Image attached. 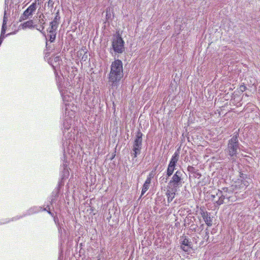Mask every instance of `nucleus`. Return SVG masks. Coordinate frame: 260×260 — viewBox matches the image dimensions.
<instances>
[{
	"instance_id": "f257e3e1",
	"label": "nucleus",
	"mask_w": 260,
	"mask_h": 260,
	"mask_svg": "<svg viewBox=\"0 0 260 260\" xmlns=\"http://www.w3.org/2000/svg\"><path fill=\"white\" fill-rule=\"evenodd\" d=\"M77 132L75 129H72L70 135L68 133L63 134L62 140V149L63 151V157L61 158L62 163L60 165V180L64 182V180L68 178L70 176V168H69V157H73L79 152L81 149L80 146L76 145L75 141Z\"/></svg>"
},
{
	"instance_id": "f03ea898",
	"label": "nucleus",
	"mask_w": 260,
	"mask_h": 260,
	"mask_svg": "<svg viewBox=\"0 0 260 260\" xmlns=\"http://www.w3.org/2000/svg\"><path fill=\"white\" fill-rule=\"evenodd\" d=\"M70 85L66 87L63 90L59 91L62 99L64 106L62 108L63 113V122L62 124V131L63 134L68 133L70 135V132L72 129H75L78 132L77 129L74 126H71L75 117V109L76 107L72 102L74 99V94L71 91L70 88Z\"/></svg>"
},
{
	"instance_id": "7ed1b4c3",
	"label": "nucleus",
	"mask_w": 260,
	"mask_h": 260,
	"mask_svg": "<svg viewBox=\"0 0 260 260\" xmlns=\"http://www.w3.org/2000/svg\"><path fill=\"white\" fill-rule=\"evenodd\" d=\"M123 77V63L119 59H115L110 66V71L108 75V82L112 87H117Z\"/></svg>"
},
{
	"instance_id": "20e7f679",
	"label": "nucleus",
	"mask_w": 260,
	"mask_h": 260,
	"mask_svg": "<svg viewBox=\"0 0 260 260\" xmlns=\"http://www.w3.org/2000/svg\"><path fill=\"white\" fill-rule=\"evenodd\" d=\"M239 133L235 132L233 137L228 140L225 152L231 159L235 160L241 151L242 147L238 140Z\"/></svg>"
},
{
	"instance_id": "39448f33",
	"label": "nucleus",
	"mask_w": 260,
	"mask_h": 260,
	"mask_svg": "<svg viewBox=\"0 0 260 260\" xmlns=\"http://www.w3.org/2000/svg\"><path fill=\"white\" fill-rule=\"evenodd\" d=\"M184 171L183 170H178L173 174L171 180L168 183V187H173L178 189L181 187L183 183Z\"/></svg>"
},
{
	"instance_id": "423d86ee",
	"label": "nucleus",
	"mask_w": 260,
	"mask_h": 260,
	"mask_svg": "<svg viewBox=\"0 0 260 260\" xmlns=\"http://www.w3.org/2000/svg\"><path fill=\"white\" fill-rule=\"evenodd\" d=\"M111 49L117 54H121L124 51V41L119 33L113 38Z\"/></svg>"
},
{
	"instance_id": "0eeeda50",
	"label": "nucleus",
	"mask_w": 260,
	"mask_h": 260,
	"mask_svg": "<svg viewBox=\"0 0 260 260\" xmlns=\"http://www.w3.org/2000/svg\"><path fill=\"white\" fill-rule=\"evenodd\" d=\"M179 149L180 147L178 148L177 150L175 152L169 161L166 170V175L167 178L174 174L173 173L176 169V167L177 162L179 160L180 155Z\"/></svg>"
},
{
	"instance_id": "6e6552de",
	"label": "nucleus",
	"mask_w": 260,
	"mask_h": 260,
	"mask_svg": "<svg viewBox=\"0 0 260 260\" xmlns=\"http://www.w3.org/2000/svg\"><path fill=\"white\" fill-rule=\"evenodd\" d=\"M47 210V208H43L41 206H33L29 208L21 215H17L11 219V221H16L26 216L31 215L34 214L38 213L40 212Z\"/></svg>"
},
{
	"instance_id": "1a4fd4ad",
	"label": "nucleus",
	"mask_w": 260,
	"mask_h": 260,
	"mask_svg": "<svg viewBox=\"0 0 260 260\" xmlns=\"http://www.w3.org/2000/svg\"><path fill=\"white\" fill-rule=\"evenodd\" d=\"M64 184V182L62 181H59L57 186L53 190L51 195L48 197L47 203L53 204L55 203L57 198L59 197V195H62V191L61 189Z\"/></svg>"
},
{
	"instance_id": "9d476101",
	"label": "nucleus",
	"mask_w": 260,
	"mask_h": 260,
	"mask_svg": "<svg viewBox=\"0 0 260 260\" xmlns=\"http://www.w3.org/2000/svg\"><path fill=\"white\" fill-rule=\"evenodd\" d=\"M39 0H35L23 12L19 18V21H22L28 19L31 16L37 9V2Z\"/></svg>"
},
{
	"instance_id": "9b49d317",
	"label": "nucleus",
	"mask_w": 260,
	"mask_h": 260,
	"mask_svg": "<svg viewBox=\"0 0 260 260\" xmlns=\"http://www.w3.org/2000/svg\"><path fill=\"white\" fill-rule=\"evenodd\" d=\"M52 66L54 70V74L55 75L56 82L59 91L61 90H63L64 88H66L67 86L64 85V79L62 76H59L58 73L56 72L55 68V66L53 64H52Z\"/></svg>"
},
{
	"instance_id": "f8f14e48",
	"label": "nucleus",
	"mask_w": 260,
	"mask_h": 260,
	"mask_svg": "<svg viewBox=\"0 0 260 260\" xmlns=\"http://www.w3.org/2000/svg\"><path fill=\"white\" fill-rule=\"evenodd\" d=\"M181 249L185 252H189L192 249V243L188 239L185 237L181 242Z\"/></svg>"
},
{
	"instance_id": "ddd939ff",
	"label": "nucleus",
	"mask_w": 260,
	"mask_h": 260,
	"mask_svg": "<svg viewBox=\"0 0 260 260\" xmlns=\"http://www.w3.org/2000/svg\"><path fill=\"white\" fill-rule=\"evenodd\" d=\"M221 190H218L215 192V193H213L211 194V197L213 198V200H214V204L215 206H219L224 203V200H225V198H223V196H221L219 195V191H221Z\"/></svg>"
},
{
	"instance_id": "4468645a",
	"label": "nucleus",
	"mask_w": 260,
	"mask_h": 260,
	"mask_svg": "<svg viewBox=\"0 0 260 260\" xmlns=\"http://www.w3.org/2000/svg\"><path fill=\"white\" fill-rule=\"evenodd\" d=\"M221 190H218L215 192V193H213L211 194V197L213 198V200H214V204L215 206H219L224 203V200H225V198H223V196H221L219 195V191H221Z\"/></svg>"
},
{
	"instance_id": "2eb2a0df",
	"label": "nucleus",
	"mask_w": 260,
	"mask_h": 260,
	"mask_svg": "<svg viewBox=\"0 0 260 260\" xmlns=\"http://www.w3.org/2000/svg\"><path fill=\"white\" fill-rule=\"evenodd\" d=\"M143 136V134L141 132V131L140 129H139L136 134V136L135 137L133 147H141L142 148Z\"/></svg>"
},
{
	"instance_id": "dca6fc26",
	"label": "nucleus",
	"mask_w": 260,
	"mask_h": 260,
	"mask_svg": "<svg viewBox=\"0 0 260 260\" xmlns=\"http://www.w3.org/2000/svg\"><path fill=\"white\" fill-rule=\"evenodd\" d=\"M60 19V17L59 16V12H57L53 20L50 22L49 28H51V29L57 30L59 24Z\"/></svg>"
},
{
	"instance_id": "f3484780",
	"label": "nucleus",
	"mask_w": 260,
	"mask_h": 260,
	"mask_svg": "<svg viewBox=\"0 0 260 260\" xmlns=\"http://www.w3.org/2000/svg\"><path fill=\"white\" fill-rule=\"evenodd\" d=\"M170 189H168L166 192V196L168 197V203H171L174 199L176 194V192L178 189L173 188V187H169Z\"/></svg>"
},
{
	"instance_id": "a211bd4d",
	"label": "nucleus",
	"mask_w": 260,
	"mask_h": 260,
	"mask_svg": "<svg viewBox=\"0 0 260 260\" xmlns=\"http://www.w3.org/2000/svg\"><path fill=\"white\" fill-rule=\"evenodd\" d=\"M219 195L220 196V197L223 196V198H225L229 201H230V199L231 198V194L233 193V191L229 190L226 187H224L222 188V190L219 191Z\"/></svg>"
},
{
	"instance_id": "6ab92c4d",
	"label": "nucleus",
	"mask_w": 260,
	"mask_h": 260,
	"mask_svg": "<svg viewBox=\"0 0 260 260\" xmlns=\"http://www.w3.org/2000/svg\"><path fill=\"white\" fill-rule=\"evenodd\" d=\"M48 32V38L49 39V41L52 43L54 41L56 38V30L51 29V28H48L47 30Z\"/></svg>"
},
{
	"instance_id": "aec40b11",
	"label": "nucleus",
	"mask_w": 260,
	"mask_h": 260,
	"mask_svg": "<svg viewBox=\"0 0 260 260\" xmlns=\"http://www.w3.org/2000/svg\"><path fill=\"white\" fill-rule=\"evenodd\" d=\"M203 218L206 223L208 226H210L212 224V219L210 216V213L208 212L204 213L203 215Z\"/></svg>"
},
{
	"instance_id": "412c9836",
	"label": "nucleus",
	"mask_w": 260,
	"mask_h": 260,
	"mask_svg": "<svg viewBox=\"0 0 260 260\" xmlns=\"http://www.w3.org/2000/svg\"><path fill=\"white\" fill-rule=\"evenodd\" d=\"M20 26H22L23 29H25L26 28H31L33 27V21L32 20L27 21L21 24Z\"/></svg>"
},
{
	"instance_id": "4be33fe9",
	"label": "nucleus",
	"mask_w": 260,
	"mask_h": 260,
	"mask_svg": "<svg viewBox=\"0 0 260 260\" xmlns=\"http://www.w3.org/2000/svg\"><path fill=\"white\" fill-rule=\"evenodd\" d=\"M57 226V228L58 229V233L59 234L60 237L61 238H62L63 237L62 231H63V232L64 233H66L65 229L62 227V224H61V225H58V226Z\"/></svg>"
},
{
	"instance_id": "5701e85b",
	"label": "nucleus",
	"mask_w": 260,
	"mask_h": 260,
	"mask_svg": "<svg viewBox=\"0 0 260 260\" xmlns=\"http://www.w3.org/2000/svg\"><path fill=\"white\" fill-rule=\"evenodd\" d=\"M149 186L150 185H149L148 184L144 183V184L143 185L142 189V191H141V197H142L143 195H144V193L148 190V189L149 188Z\"/></svg>"
},
{
	"instance_id": "b1692460",
	"label": "nucleus",
	"mask_w": 260,
	"mask_h": 260,
	"mask_svg": "<svg viewBox=\"0 0 260 260\" xmlns=\"http://www.w3.org/2000/svg\"><path fill=\"white\" fill-rule=\"evenodd\" d=\"M250 180V178L247 177V178H245V179H242L241 182L242 184L244 185L245 186H248L249 184V181Z\"/></svg>"
},
{
	"instance_id": "393cba45",
	"label": "nucleus",
	"mask_w": 260,
	"mask_h": 260,
	"mask_svg": "<svg viewBox=\"0 0 260 260\" xmlns=\"http://www.w3.org/2000/svg\"><path fill=\"white\" fill-rule=\"evenodd\" d=\"M54 61L56 63V66L59 65L60 61H61L60 56H57L54 58Z\"/></svg>"
},
{
	"instance_id": "a878e982",
	"label": "nucleus",
	"mask_w": 260,
	"mask_h": 260,
	"mask_svg": "<svg viewBox=\"0 0 260 260\" xmlns=\"http://www.w3.org/2000/svg\"><path fill=\"white\" fill-rule=\"evenodd\" d=\"M187 170L188 172L191 173H194L197 171L193 167L191 166H188L187 167Z\"/></svg>"
},
{
	"instance_id": "bb28decb",
	"label": "nucleus",
	"mask_w": 260,
	"mask_h": 260,
	"mask_svg": "<svg viewBox=\"0 0 260 260\" xmlns=\"http://www.w3.org/2000/svg\"><path fill=\"white\" fill-rule=\"evenodd\" d=\"M50 204L47 203H45L44 204V206H46L45 208H47V210H45L44 211H47L48 213V214L50 215L52 213V212L50 210Z\"/></svg>"
},
{
	"instance_id": "cd10ccee",
	"label": "nucleus",
	"mask_w": 260,
	"mask_h": 260,
	"mask_svg": "<svg viewBox=\"0 0 260 260\" xmlns=\"http://www.w3.org/2000/svg\"><path fill=\"white\" fill-rule=\"evenodd\" d=\"M141 147H133L132 148V150L134 152H138L139 153H141Z\"/></svg>"
},
{
	"instance_id": "c85d7f7f",
	"label": "nucleus",
	"mask_w": 260,
	"mask_h": 260,
	"mask_svg": "<svg viewBox=\"0 0 260 260\" xmlns=\"http://www.w3.org/2000/svg\"><path fill=\"white\" fill-rule=\"evenodd\" d=\"M240 179L241 180L242 179H245V178H247L248 176L246 174H245L243 173L240 172L239 174Z\"/></svg>"
},
{
	"instance_id": "c756f323",
	"label": "nucleus",
	"mask_w": 260,
	"mask_h": 260,
	"mask_svg": "<svg viewBox=\"0 0 260 260\" xmlns=\"http://www.w3.org/2000/svg\"><path fill=\"white\" fill-rule=\"evenodd\" d=\"M53 219H54V221L56 226L61 224V223H60L59 220L57 216L54 217Z\"/></svg>"
},
{
	"instance_id": "7c9ffc66",
	"label": "nucleus",
	"mask_w": 260,
	"mask_h": 260,
	"mask_svg": "<svg viewBox=\"0 0 260 260\" xmlns=\"http://www.w3.org/2000/svg\"><path fill=\"white\" fill-rule=\"evenodd\" d=\"M247 89L246 86L244 84H242L239 87V90L241 92H244Z\"/></svg>"
},
{
	"instance_id": "2f4dec72",
	"label": "nucleus",
	"mask_w": 260,
	"mask_h": 260,
	"mask_svg": "<svg viewBox=\"0 0 260 260\" xmlns=\"http://www.w3.org/2000/svg\"><path fill=\"white\" fill-rule=\"evenodd\" d=\"M193 174L194 177L196 178H200L201 177V173L198 172V170H197Z\"/></svg>"
},
{
	"instance_id": "473e14b6",
	"label": "nucleus",
	"mask_w": 260,
	"mask_h": 260,
	"mask_svg": "<svg viewBox=\"0 0 260 260\" xmlns=\"http://www.w3.org/2000/svg\"><path fill=\"white\" fill-rule=\"evenodd\" d=\"M10 220H8L7 219H3L2 220H0V225L2 224H5L7 223H8L10 221Z\"/></svg>"
},
{
	"instance_id": "72a5a7b5",
	"label": "nucleus",
	"mask_w": 260,
	"mask_h": 260,
	"mask_svg": "<svg viewBox=\"0 0 260 260\" xmlns=\"http://www.w3.org/2000/svg\"><path fill=\"white\" fill-rule=\"evenodd\" d=\"M151 181V179H150V177H147V179L145 180L144 183L150 185Z\"/></svg>"
},
{
	"instance_id": "f704fd0d",
	"label": "nucleus",
	"mask_w": 260,
	"mask_h": 260,
	"mask_svg": "<svg viewBox=\"0 0 260 260\" xmlns=\"http://www.w3.org/2000/svg\"><path fill=\"white\" fill-rule=\"evenodd\" d=\"M140 153H139L138 152H134L132 153V156L133 158H136L137 157L138 155H139Z\"/></svg>"
},
{
	"instance_id": "c9c22d12",
	"label": "nucleus",
	"mask_w": 260,
	"mask_h": 260,
	"mask_svg": "<svg viewBox=\"0 0 260 260\" xmlns=\"http://www.w3.org/2000/svg\"><path fill=\"white\" fill-rule=\"evenodd\" d=\"M44 29V25H41L40 28H37V29L38 30L40 31L42 33H43V30Z\"/></svg>"
},
{
	"instance_id": "e433bc0d",
	"label": "nucleus",
	"mask_w": 260,
	"mask_h": 260,
	"mask_svg": "<svg viewBox=\"0 0 260 260\" xmlns=\"http://www.w3.org/2000/svg\"><path fill=\"white\" fill-rule=\"evenodd\" d=\"M39 23L41 24L42 25H43L45 24L44 20L43 18L39 19Z\"/></svg>"
},
{
	"instance_id": "4c0bfd02",
	"label": "nucleus",
	"mask_w": 260,
	"mask_h": 260,
	"mask_svg": "<svg viewBox=\"0 0 260 260\" xmlns=\"http://www.w3.org/2000/svg\"><path fill=\"white\" fill-rule=\"evenodd\" d=\"M53 4V2L52 1H51L50 0L48 3V6H52Z\"/></svg>"
},
{
	"instance_id": "58836bf2",
	"label": "nucleus",
	"mask_w": 260,
	"mask_h": 260,
	"mask_svg": "<svg viewBox=\"0 0 260 260\" xmlns=\"http://www.w3.org/2000/svg\"><path fill=\"white\" fill-rule=\"evenodd\" d=\"M147 177H150V179H151L153 177V175L152 173L149 174V175L147 176Z\"/></svg>"
},
{
	"instance_id": "ea45409f",
	"label": "nucleus",
	"mask_w": 260,
	"mask_h": 260,
	"mask_svg": "<svg viewBox=\"0 0 260 260\" xmlns=\"http://www.w3.org/2000/svg\"><path fill=\"white\" fill-rule=\"evenodd\" d=\"M50 215H51L52 217H53V218H54V217H55V216H54V214H53V213L52 212V213L50 214Z\"/></svg>"
},
{
	"instance_id": "a19ab883",
	"label": "nucleus",
	"mask_w": 260,
	"mask_h": 260,
	"mask_svg": "<svg viewBox=\"0 0 260 260\" xmlns=\"http://www.w3.org/2000/svg\"><path fill=\"white\" fill-rule=\"evenodd\" d=\"M48 42L47 41L46 42V47L48 48Z\"/></svg>"
},
{
	"instance_id": "79ce46f5",
	"label": "nucleus",
	"mask_w": 260,
	"mask_h": 260,
	"mask_svg": "<svg viewBox=\"0 0 260 260\" xmlns=\"http://www.w3.org/2000/svg\"><path fill=\"white\" fill-rule=\"evenodd\" d=\"M167 178L166 179L165 182H167Z\"/></svg>"
},
{
	"instance_id": "37998d69",
	"label": "nucleus",
	"mask_w": 260,
	"mask_h": 260,
	"mask_svg": "<svg viewBox=\"0 0 260 260\" xmlns=\"http://www.w3.org/2000/svg\"><path fill=\"white\" fill-rule=\"evenodd\" d=\"M42 15H40V18H41ZM43 17H44V16L42 15Z\"/></svg>"
},
{
	"instance_id": "c03bdc74",
	"label": "nucleus",
	"mask_w": 260,
	"mask_h": 260,
	"mask_svg": "<svg viewBox=\"0 0 260 260\" xmlns=\"http://www.w3.org/2000/svg\"><path fill=\"white\" fill-rule=\"evenodd\" d=\"M98 260H100L99 259Z\"/></svg>"
}]
</instances>
